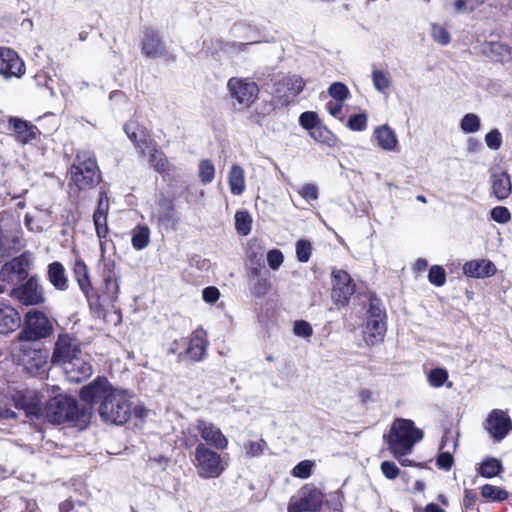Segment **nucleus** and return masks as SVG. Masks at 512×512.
<instances>
[{
	"instance_id": "nucleus-20",
	"label": "nucleus",
	"mask_w": 512,
	"mask_h": 512,
	"mask_svg": "<svg viewBox=\"0 0 512 512\" xmlns=\"http://www.w3.org/2000/svg\"><path fill=\"white\" fill-rule=\"evenodd\" d=\"M13 402L16 408L25 412L27 417L42 416L41 400L35 391H18L13 396Z\"/></svg>"
},
{
	"instance_id": "nucleus-47",
	"label": "nucleus",
	"mask_w": 512,
	"mask_h": 512,
	"mask_svg": "<svg viewBox=\"0 0 512 512\" xmlns=\"http://www.w3.org/2000/svg\"><path fill=\"white\" fill-rule=\"evenodd\" d=\"M269 289L270 282L267 277H261L258 275L256 278L252 279L250 290L254 295L258 297L264 296L267 294Z\"/></svg>"
},
{
	"instance_id": "nucleus-38",
	"label": "nucleus",
	"mask_w": 512,
	"mask_h": 512,
	"mask_svg": "<svg viewBox=\"0 0 512 512\" xmlns=\"http://www.w3.org/2000/svg\"><path fill=\"white\" fill-rule=\"evenodd\" d=\"M149 162L153 168L159 173H166L169 170V162L164 153L155 147L149 155Z\"/></svg>"
},
{
	"instance_id": "nucleus-51",
	"label": "nucleus",
	"mask_w": 512,
	"mask_h": 512,
	"mask_svg": "<svg viewBox=\"0 0 512 512\" xmlns=\"http://www.w3.org/2000/svg\"><path fill=\"white\" fill-rule=\"evenodd\" d=\"M484 3V0H455L454 9L458 13H468Z\"/></svg>"
},
{
	"instance_id": "nucleus-49",
	"label": "nucleus",
	"mask_w": 512,
	"mask_h": 512,
	"mask_svg": "<svg viewBox=\"0 0 512 512\" xmlns=\"http://www.w3.org/2000/svg\"><path fill=\"white\" fill-rule=\"evenodd\" d=\"M102 277L103 280L120 279V272L117 269V266L113 260L103 259Z\"/></svg>"
},
{
	"instance_id": "nucleus-9",
	"label": "nucleus",
	"mask_w": 512,
	"mask_h": 512,
	"mask_svg": "<svg viewBox=\"0 0 512 512\" xmlns=\"http://www.w3.org/2000/svg\"><path fill=\"white\" fill-rule=\"evenodd\" d=\"M10 296L25 306H36L45 301L44 289L35 275L29 277L26 282L14 287L10 291Z\"/></svg>"
},
{
	"instance_id": "nucleus-48",
	"label": "nucleus",
	"mask_w": 512,
	"mask_h": 512,
	"mask_svg": "<svg viewBox=\"0 0 512 512\" xmlns=\"http://www.w3.org/2000/svg\"><path fill=\"white\" fill-rule=\"evenodd\" d=\"M428 280L432 285L441 287L446 282V272L440 265H433L428 274Z\"/></svg>"
},
{
	"instance_id": "nucleus-63",
	"label": "nucleus",
	"mask_w": 512,
	"mask_h": 512,
	"mask_svg": "<svg viewBox=\"0 0 512 512\" xmlns=\"http://www.w3.org/2000/svg\"><path fill=\"white\" fill-rule=\"evenodd\" d=\"M293 331L296 336L303 338H308L313 333L312 326L304 320L296 321L294 323Z\"/></svg>"
},
{
	"instance_id": "nucleus-1",
	"label": "nucleus",
	"mask_w": 512,
	"mask_h": 512,
	"mask_svg": "<svg viewBox=\"0 0 512 512\" xmlns=\"http://www.w3.org/2000/svg\"><path fill=\"white\" fill-rule=\"evenodd\" d=\"M81 399L87 403L100 402L98 412L103 421L121 425L131 415V405L127 395L114 389L105 378H97L80 392Z\"/></svg>"
},
{
	"instance_id": "nucleus-6",
	"label": "nucleus",
	"mask_w": 512,
	"mask_h": 512,
	"mask_svg": "<svg viewBox=\"0 0 512 512\" xmlns=\"http://www.w3.org/2000/svg\"><path fill=\"white\" fill-rule=\"evenodd\" d=\"M52 332L53 326L48 317L43 312L32 309L25 315L24 328L18 338L22 341H37L47 338Z\"/></svg>"
},
{
	"instance_id": "nucleus-28",
	"label": "nucleus",
	"mask_w": 512,
	"mask_h": 512,
	"mask_svg": "<svg viewBox=\"0 0 512 512\" xmlns=\"http://www.w3.org/2000/svg\"><path fill=\"white\" fill-rule=\"evenodd\" d=\"M20 323L19 313L11 306L0 303V333L14 331Z\"/></svg>"
},
{
	"instance_id": "nucleus-10",
	"label": "nucleus",
	"mask_w": 512,
	"mask_h": 512,
	"mask_svg": "<svg viewBox=\"0 0 512 512\" xmlns=\"http://www.w3.org/2000/svg\"><path fill=\"white\" fill-rule=\"evenodd\" d=\"M227 89L231 98L244 107H250L259 94L258 85L248 78H230L227 82Z\"/></svg>"
},
{
	"instance_id": "nucleus-52",
	"label": "nucleus",
	"mask_w": 512,
	"mask_h": 512,
	"mask_svg": "<svg viewBox=\"0 0 512 512\" xmlns=\"http://www.w3.org/2000/svg\"><path fill=\"white\" fill-rule=\"evenodd\" d=\"M312 247L309 241L299 240L296 243V256L300 262H308L311 256Z\"/></svg>"
},
{
	"instance_id": "nucleus-18",
	"label": "nucleus",
	"mask_w": 512,
	"mask_h": 512,
	"mask_svg": "<svg viewBox=\"0 0 512 512\" xmlns=\"http://www.w3.org/2000/svg\"><path fill=\"white\" fill-rule=\"evenodd\" d=\"M25 73L23 60L11 48H0V74L5 78L21 77Z\"/></svg>"
},
{
	"instance_id": "nucleus-2",
	"label": "nucleus",
	"mask_w": 512,
	"mask_h": 512,
	"mask_svg": "<svg viewBox=\"0 0 512 512\" xmlns=\"http://www.w3.org/2000/svg\"><path fill=\"white\" fill-rule=\"evenodd\" d=\"M423 433L408 419H396L386 437L389 450L394 457H402L411 453L414 445L421 441Z\"/></svg>"
},
{
	"instance_id": "nucleus-45",
	"label": "nucleus",
	"mask_w": 512,
	"mask_h": 512,
	"mask_svg": "<svg viewBox=\"0 0 512 512\" xmlns=\"http://www.w3.org/2000/svg\"><path fill=\"white\" fill-rule=\"evenodd\" d=\"M328 93L333 100L344 102L350 92L348 87L341 82H334L330 85Z\"/></svg>"
},
{
	"instance_id": "nucleus-11",
	"label": "nucleus",
	"mask_w": 512,
	"mask_h": 512,
	"mask_svg": "<svg viewBox=\"0 0 512 512\" xmlns=\"http://www.w3.org/2000/svg\"><path fill=\"white\" fill-rule=\"evenodd\" d=\"M60 368L70 382L80 383L93 374L91 356L82 351L74 358L68 360Z\"/></svg>"
},
{
	"instance_id": "nucleus-41",
	"label": "nucleus",
	"mask_w": 512,
	"mask_h": 512,
	"mask_svg": "<svg viewBox=\"0 0 512 512\" xmlns=\"http://www.w3.org/2000/svg\"><path fill=\"white\" fill-rule=\"evenodd\" d=\"M448 377L449 375L446 369L434 368L428 373L427 380L431 387L440 388L448 380Z\"/></svg>"
},
{
	"instance_id": "nucleus-32",
	"label": "nucleus",
	"mask_w": 512,
	"mask_h": 512,
	"mask_svg": "<svg viewBox=\"0 0 512 512\" xmlns=\"http://www.w3.org/2000/svg\"><path fill=\"white\" fill-rule=\"evenodd\" d=\"M73 272L81 291L90 301L91 282L87 266L82 260L78 259L75 261Z\"/></svg>"
},
{
	"instance_id": "nucleus-53",
	"label": "nucleus",
	"mask_w": 512,
	"mask_h": 512,
	"mask_svg": "<svg viewBox=\"0 0 512 512\" xmlns=\"http://www.w3.org/2000/svg\"><path fill=\"white\" fill-rule=\"evenodd\" d=\"M314 463L310 460H303L292 470V475L297 478L306 479L310 476Z\"/></svg>"
},
{
	"instance_id": "nucleus-33",
	"label": "nucleus",
	"mask_w": 512,
	"mask_h": 512,
	"mask_svg": "<svg viewBox=\"0 0 512 512\" xmlns=\"http://www.w3.org/2000/svg\"><path fill=\"white\" fill-rule=\"evenodd\" d=\"M104 288L102 295L99 296L100 305H113L120 292L119 279L103 280Z\"/></svg>"
},
{
	"instance_id": "nucleus-7",
	"label": "nucleus",
	"mask_w": 512,
	"mask_h": 512,
	"mask_svg": "<svg viewBox=\"0 0 512 512\" xmlns=\"http://www.w3.org/2000/svg\"><path fill=\"white\" fill-rule=\"evenodd\" d=\"M195 461L197 473L203 479L216 478L225 469L220 454L203 443H199L195 449Z\"/></svg>"
},
{
	"instance_id": "nucleus-27",
	"label": "nucleus",
	"mask_w": 512,
	"mask_h": 512,
	"mask_svg": "<svg viewBox=\"0 0 512 512\" xmlns=\"http://www.w3.org/2000/svg\"><path fill=\"white\" fill-rule=\"evenodd\" d=\"M483 52L495 61H512V49L499 41H490L483 44Z\"/></svg>"
},
{
	"instance_id": "nucleus-61",
	"label": "nucleus",
	"mask_w": 512,
	"mask_h": 512,
	"mask_svg": "<svg viewBox=\"0 0 512 512\" xmlns=\"http://www.w3.org/2000/svg\"><path fill=\"white\" fill-rule=\"evenodd\" d=\"M284 261L283 253L278 249H272L267 253V263L272 270H278Z\"/></svg>"
},
{
	"instance_id": "nucleus-23",
	"label": "nucleus",
	"mask_w": 512,
	"mask_h": 512,
	"mask_svg": "<svg viewBox=\"0 0 512 512\" xmlns=\"http://www.w3.org/2000/svg\"><path fill=\"white\" fill-rule=\"evenodd\" d=\"M124 131L135 147L145 153L150 148L152 141L147 130L135 121H129L124 125Z\"/></svg>"
},
{
	"instance_id": "nucleus-3",
	"label": "nucleus",
	"mask_w": 512,
	"mask_h": 512,
	"mask_svg": "<svg viewBox=\"0 0 512 512\" xmlns=\"http://www.w3.org/2000/svg\"><path fill=\"white\" fill-rule=\"evenodd\" d=\"M71 183L79 190L93 187L100 180L99 169L90 152H79L70 169Z\"/></svg>"
},
{
	"instance_id": "nucleus-60",
	"label": "nucleus",
	"mask_w": 512,
	"mask_h": 512,
	"mask_svg": "<svg viewBox=\"0 0 512 512\" xmlns=\"http://www.w3.org/2000/svg\"><path fill=\"white\" fill-rule=\"evenodd\" d=\"M60 512H91L87 505L82 502L67 500L60 504Z\"/></svg>"
},
{
	"instance_id": "nucleus-15",
	"label": "nucleus",
	"mask_w": 512,
	"mask_h": 512,
	"mask_svg": "<svg viewBox=\"0 0 512 512\" xmlns=\"http://www.w3.org/2000/svg\"><path fill=\"white\" fill-rule=\"evenodd\" d=\"M333 289L331 297L335 304L346 305L350 297L355 292V286L352 283L350 275L344 270H334L332 272Z\"/></svg>"
},
{
	"instance_id": "nucleus-46",
	"label": "nucleus",
	"mask_w": 512,
	"mask_h": 512,
	"mask_svg": "<svg viewBox=\"0 0 512 512\" xmlns=\"http://www.w3.org/2000/svg\"><path fill=\"white\" fill-rule=\"evenodd\" d=\"M299 123L300 125L309 131L312 132L313 129H315L321 122L318 118V115L316 112L313 111H306L303 112L299 117Z\"/></svg>"
},
{
	"instance_id": "nucleus-40",
	"label": "nucleus",
	"mask_w": 512,
	"mask_h": 512,
	"mask_svg": "<svg viewBox=\"0 0 512 512\" xmlns=\"http://www.w3.org/2000/svg\"><path fill=\"white\" fill-rule=\"evenodd\" d=\"M480 127V118L474 113H468L461 119L460 128L466 134L476 133L480 130Z\"/></svg>"
},
{
	"instance_id": "nucleus-24",
	"label": "nucleus",
	"mask_w": 512,
	"mask_h": 512,
	"mask_svg": "<svg viewBox=\"0 0 512 512\" xmlns=\"http://www.w3.org/2000/svg\"><path fill=\"white\" fill-rule=\"evenodd\" d=\"M492 195L502 201L508 198L512 192L510 176L506 171L495 170L490 177Z\"/></svg>"
},
{
	"instance_id": "nucleus-37",
	"label": "nucleus",
	"mask_w": 512,
	"mask_h": 512,
	"mask_svg": "<svg viewBox=\"0 0 512 512\" xmlns=\"http://www.w3.org/2000/svg\"><path fill=\"white\" fill-rule=\"evenodd\" d=\"M252 218L248 211L240 210L235 213V228L238 234L246 236L251 232Z\"/></svg>"
},
{
	"instance_id": "nucleus-17",
	"label": "nucleus",
	"mask_w": 512,
	"mask_h": 512,
	"mask_svg": "<svg viewBox=\"0 0 512 512\" xmlns=\"http://www.w3.org/2000/svg\"><path fill=\"white\" fill-rule=\"evenodd\" d=\"M196 430L200 434L201 438L210 446L224 450L228 446V439L222 433L221 429L214 423L198 419L195 424Z\"/></svg>"
},
{
	"instance_id": "nucleus-58",
	"label": "nucleus",
	"mask_w": 512,
	"mask_h": 512,
	"mask_svg": "<svg viewBox=\"0 0 512 512\" xmlns=\"http://www.w3.org/2000/svg\"><path fill=\"white\" fill-rule=\"evenodd\" d=\"M298 193L307 202L316 201L319 196L318 187L312 183L303 185L298 189Z\"/></svg>"
},
{
	"instance_id": "nucleus-55",
	"label": "nucleus",
	"mask_w": 512,
	"mask_h": 512,
	"mask_svg": "<svg viewBox=\"0 0 512 512\" xmlns=\"http://www.w3.org/2000/svg\"><path fill=\"white\" fill-rule=\"evenodd\" d=\"M431 35L433 39L441 45H447L450 42L448 31L441 25L433 24L431 27Z\"/></svg>"
},
{
	"instance_id": "nucleus-64",
	"label": "nucleus",
	"mask_w": 512,
	"mask_h": 512,
	"mask_svg": "<svg viewBox=\"0 0 512 512\" xmlns=\"http://www.w3.org/2000/svg\"><path fill=\"white\" fill-rule=\"evenodd\" d=\"M381 472L390 480L396 479L400 473L397 465L392 461H384L381 463Z\"/></svg>"
},
{
	"instance_id": "nucleus-54",
	"label": "nucleus",
	"mask_w": 512,
	"mask_h": 512,
	"mask_svg": "<svg viewBox=\"0 0 512 512\" xmlns=\"http://www.w3.org/2000/svg\"><path fill=\"white\" fill-rule=\"evenodd\" d=\"M502 142V134L498 129H492L485 135V143L491 150L500 149Z\"/></svg>"
},
{
	"instance_id": "nucleus-56",
	"label": "nucleus",
	"mask_w": 512,
	"mask_h": 512,
	"mask_svg": "<svg viewBox=\"0 0 512 512\" xmlns=\"http://www.w3.org/2000/svg\"><path fill=\"white\" fill-rule=\"evenodd\" d=\"M159 221L168 225H175L177 219L175 217V211L171 202H164V210L159 214Z\"/></svg>"
},
{
	"instance_id": "nucleus-26",
	"label": "nucleus",
	"mask_w": 512,
	"mask_h": 512,
	"mask_svg": "<svg viewBox=\"0 0 512 512\" xmlns=\"http://www.w3.org/2000/svg\"><path fill=\"white\" fill-rule=\"evenodd\" d=\"M142 52L149 58L164 56L165 50L158 32L152 29L145 31L142 42Z\"/></svg>"
},
{
	"instance_id": "nucleus-34",
	"label": "nucleus",
	"mask_w": 512,
	"mask_h": 512,
	"mask_svg": "<svg viewBox=\"0 0 512 512\" xmlns=\"http://www.w3.org/2000/svg\"><path fill=\"white\" fill-rule=\"evenodd\" d=\"M132 246L136 250H142L150 243V230L147 226L138 225L132 231Z\"/></svg>"
},
{
	"instance_id": "nucleus-39",
	"label": "nucleus",
	"mask_w": 512,
	"mask_h": 512,
	"mask_svg": "<svg viewBox=\"0 0 512 512\" xmlns=\"http://www.w3.org/2000/svg\"><path fill=\"white\" fill-rule=\"evenodd\" d=\"M267 448V443L264 439L259 440H249L244 446V454L246 458H255L264 454L265 449Z\"/></svg>"
},
{
	"instance_id": "nucleus-62",
	"label": "nucleus",
	"mask_w": 512,
	"mask_h": 512,
	"mask_svg": "<svg viewBox=\"0 0 512 512\" xmlns=\"http://www.w3.org/2000/svg\"><path fill=\"white\" fill-rule=\"evenodd\" d=\"M325 108L328 111V113L334 118L340 121L344 120L343 102L331 100L326 103Z\"/></svg>"
},
{
	"instance_id": "nucleus-50",
	"label": "nucleus",
	"mask_w": 512,
	"mask_h": 512,
	"mask_svg": "<svg viewBox=\"0 0 512 512\" xmlns=\"http://www.w3.org/2000/svg\"><path fill=\"white\" fill-rule=\"evenodd\" d=\"M366 113L351 115L347 122V127L352 131H364L367 128Z\"/></svg>"
},
{
	"instance_id": "nucleus-5",
	"label": "nucleus",
	"mask_w": 512,
	"mask_h": 512,
	"mask_svg": "<svg viewBox=\"0 0 512 512\" xmlns=\"http://www.w3.org/2000/svg\"><path fill=\"white\" fill-rule=\"evenodd\" d=\"M387 331L386 313L376 303L371 302L367 310L366 322L362 331L363 340L368 346L383 342Z\"/></svg>"
},
{
	"instance_id": "nucleus-44",
	"label": "nucleus",
	"mask_w": 512,
	"mask_h": 512,
	"mask_svg": "<svg viewBox=\"0 0 512 512\" xmlns=\"http://www.w3.org/2000/svg\"><path fill=\"white\" fill-rule=\"evenodd\" d=\"M481 495L493 501H503L508 498V493L505 490L489 484L481 488Z\"/></svg>"
},
{
	"instance_id": "nucleus-8",
	"label": "nucleus",
	"mask_w": 512,
	"mask_h": 512,
	"mask_svg": "<svg viewBox=\"0 0 512 512\" xmlns=\"http://www.w3.org/2000/svg\"><path fill=\"white\" fill-rule=\"evenodd\" d=\"M82 351L81 342L77 337L67 332L60 333L54 344L51 363L60 367Z\"/></svg>"
},
{
	"instance_id": "nucleus-21",
	"label": "nucleus",
	"mask_w": 512,
	"mask_h": 512,
	"mask_svg": "<svg viewBox=\"0 0 512 512\" xmlns=\"http://www.w3.org/2000/svg\"><path fill=\"white\" fill-rule=\"evenodd\" d=\"M8 128L13 131L16 141L22 145L31 143L39 134L35 125L18 117H9Z\"/></svg>"
},
{
	"instance_id": "nucleus-19",
	"label": "nucleus",
	"mask_w": 512,
	"mask_h": 512,
	"mask_svg": "<svg viewBox=\"0 0 512 512\" xmlns=\"http://www.w3.org/2000/svg\"><path fill=\"white\" fill-rule=\"evenodd\" d=\"M305 87V81L298 75L281 78L274 84V94L277 98L288 102L299 95Z\"/></svg>"
},
{
	"instance_id": "nucleus-57",
	"label": "nucleus",
	"mask_w": 512,
	"mask_h": 512,
	"mask_svg": "<svg viewBox=\"0 0 512 512\" xmlns=\"http://www.w3.org/2000/svg\"><path fill=\"white\" fill-rule=\"evenodd\" d=\"M93 222L99 240L105 239L109 231L107 226V216L93 214Z\"/></svg>"
},
{
	"instance_id": "nucleus-29",
	"label": "nucleus",
	"mask_w": 512,
	"mask_h": 512,
	"mask_svg": "<svg viewBox=\"0 0 512 512\" xmlns=\"http://www.w3.org/2000/svg\"><path fill=\"white\" fill-rule=\"evenodd\" d=\"M374 136L379 147L385 151H394L398 146V139L395 131L388 125L376 127Z\"/></svg>"
},
{
	"instance_id": "nucleus-22",
	"label": "nucleus",
	"mask_w": 512,
	"mask_h": 512,
	"mask_svg": "<svg viewBox=\"0 0 512 512\" xmlns=\"http://www.w3.org/2000/svg\"><path fill=\"white\" fill-rule=\"evenodd\" d=\"M206 349V333L202 329L196 330L192 333L185 352L179 354V360H182L183 356L186 355L194 362L202 361L205 357Z\"/></svg>"
},
{
	"instance_id": "nucleus-14",
	"label": "nucleus",
	"mask_w": 512,
	"mask_h": 512,
	"mask_svg": "<svg viewBox=\"0 0 512 512\" xmlns=\"http://www.w3.org/2000/svg\"><path fill=\"white\" fill-rule=\"evenodd\" d=\"M31 259L22 254L6 262L0 271V279L7 283H17L28 277Z\"/></svg>"
},
{
	"instance_id": "nucleus-43",
	"label": "nucleus",
	"mask_w": 512,
	"mask_h": 512,
	"mask_svg": "<svg viewBox=\"0 0 512 512\" xmlns=\"http://www.w3.org/2000/svg\"><path fill=\"white\" fill-rule=\"evenodd\" d=\"M199 178L203 184H209L215 176V167L210 160H201L199 163Z\"/></svg>"
},
{
	"instance_id": "nucleus-59",
	"label": "nucleus",
	"mask_w": 512,
	"mask_h": 512,
	"mask_svg": "<svg viewBox=\"0 0 512 512\" xmlns=\"http://www.w3.org/2000/svg\"><path fill=\"white\" fill-rule=\"evenodd\" d=\"M491 218L500 224H505L510 221L511 213L508 208L504 206H496L490 212Z\"/></svg>"
},
{
	"instance_id": "nucleus-35",
	"label": "nucleus",
	"mask_w": 512,
	"mask_h": 512,
	"mask_svg": "<svg viewBox=\"0 0 512 512\" xmlns=\"http://www.w3.org/2000/svg\"><path fill=\"white\" fill-rule=\"evenodd\" d=\"M309 135L317 142L327 145L328 147H334L337 143L336 136L321 123L313 129Z\"/></svg>"
},
{
	"instance_id": "nucleus-12",
	"label": "nucleus",
	"mask_w": 512,
	"mask_h": 512,
	"mask_svg": "<svg viewBox=\"0 0 512 512\" xmlns=\"http://www.w3.org/2000/svg\"><path fill=\"white\" fill-rule=\"evenodd\" d=\"M323 502L322 493L311 486L303 487L298 496L290 500L288 512H310L318 510Z\"/></svg>"
},
{
	"instance_id": "nucleus-42",
	"label": "nucleus",
	"mask_w": 512,
	"mask_h": 512,
	"mask_svg": "<svg viewBox=\"0 0 512 512\" xmlns=\"http://www.w3.org/2000/svg\"><path fill=\"white\" fill-rule=\"evenodd\" d=\"M372 81L374 88L379 92H385L391 86V79L389 74L382 70L375 69L373 71Z\"/></svg>"
},
{
	"instance_id": "nucleus-30",
	"label": "nucleus",
	"mask_w": 512,
	"mask_h": 512,
	"mask_svg": "<svg viewBox=\"0 0 512 512\" xmlns=\"http://www.w3.org/2000/svg\"><path fill=\"white\" fill-rule=\"evenodd\" d=\"M48 280L57 290L65 291L68 289V278L64 266L58 262H52L48 265Z\"/></svg>"
},
{
	"instance_id": "nucleus-36",
	"label": "nucleus",
	"mask_w": 512,
	"mask_h": 512,
	"mask_svg": "<svg viewBox=\"0 0 512 512\" xmlns=\"http://www.w3.org/2000/svg\"><path fill=\"white\" fill-rule=\"evenodd\" d=\"M502 463L496 458H487L480 465L478 472L482 477L492 478L502 471Z\"/></svg>"
},
{
	"instance_id": "nucleus-13",
	"label": "nucleus",
	"mask_w": 512,
	"mask_h": 512,
	"mask_svg": "<svg viewBox=\"0 0 512 512\" xmlns=\"http://www.w3.org/2000/svg\"><path fill=\"white\" fill-rule=\"evenodd\" d=\"M484 427L495 442H500L511 432L512 421L506 411L494 409L488 414Z\"/></svg>"
},
{
	"instance_id": "nucleus-25",
	"label": "nucleus",
	"mask_w": 512,
	"mask_h": 512,
	"mask_svg": "<svg viewBox=\"0 0 512 512\" xmlns=\"http://www.w3.org/2000/svg\"><path fill=\"white\" fill-rule=\"evenodd\" d=\"M496 271V266L487 259L471 260L463 265V273L471 278L491 277Z\"/></svg>"
},
{
	"instance_id": "nucleus-4",
	"label": "nucleus",
	"mask_w": 512,
	"mask_h": 512,
	"mask_svg": "<svg viewBox=\"0 0 512 512\" xmlns=\"http://www.w3.org/2000/svg\"><path fill=\"white\" fill-rule=\"evenodd\" d=\"M42 416L52 424L75 421L79 418V407L75 399L66 395H57L42 408Z\"/></svg>"
},
{
	"instance_id": "nucleus-16",
	"label": "nucleus",
	"mask_w": 512,
	"mask_h": 512,
	"mask_svg": "<svg viewBox=\"0 0 512 512\" xmlns=\"http://www.w3.org/2000/svg\"><path fill=\"white\" fill-rule=\"evenodd\" d=\"M48 355L41 349L23 348L20 356L21 364L31 376H38L47 369Z\"/></svg>"
},
{
	"instance_id": "nucleus-31",
	"label": "nucleus",
	"mask_w": 512,
	"mask_h": 512,
	"mask_svg": "<svg viewBox=\"0 0 512 512\" xmlns=\"http://www.w3.org/2000/svg\"><path fill=\"white\" fill-rule=\"evenodd\" d=\"M228 183L230 191L233 195H242L246 189L245 172L244 169L238 165L233 164L228 173Z\"/></svg>"
}]
</instances>
